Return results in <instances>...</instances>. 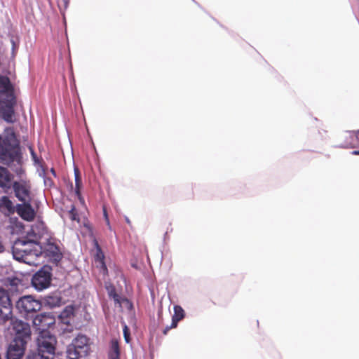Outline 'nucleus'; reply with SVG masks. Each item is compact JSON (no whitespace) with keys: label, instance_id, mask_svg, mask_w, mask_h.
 Segmentation results:
<instances>
[{"label":"nucleus","instance_id":"nucleus-32","mask_svg":"<svg viewBox=\"0 0 359 359\" xmlns=\"http://www.w3.org/2000/svg\"><path fill=\"white\" fill-rule=\"evenodd\" d=\"M93 245L95 248L96 250H97L99 248H101V247L100 246L97 239L94 238L93 241Z\"/></svg>","mask_w":359,"mask_h":359},{"label":"nucleus","instance_id":"nucleus-42","mask_svg":"<svg viewBox=\"0 0 359 359\" xmlns=\"http://www.w3.org/2000/svg\"><path fill=\"white\" fill-rule=\"evenodd\" d=\"M354 137H355V139H358V138L357 135H354Z\"/></svg>","mask_w":359,"mask_h":359},{"label":"nucleus","instance_id":"nucleus-2","mask_svg":"<svg viewBox=\"0 0 359 359\" xmlns=\"http://www.w3.org/2000/svg\"><path fill=\"white\" fill-rule=\"evenodd\" d=\"M0 75V118L8 123L15 122V106L17 104L15 84L11 78L14 71L11 69H2Z\"/></svg>","mask_w":359,"mask_h":359},{"label":"nucleus","instance_id":"nucleus-34","mask_svg":"<svg viewBox=\"0 0 359 359\" xmlns=\"http://www.w3.org/2000/svg\"><path fill=\"white\" fill-rule=\"evenodd\" d=\"M176 327H171V325L170 326H166L165 327V329L163 330V333L164 334H166L168 333V332L169 331V330L172 329V328H175Z\"/></svg>","mask_w":359,"mask_h":359},{"label":"nucleus","instance_id":"nucleus-17","mask_svg":"<svg viewBox=\"0 0 359 359\" xmlns=\"http://www.w3.org/2000/svg\"><path fill=\"white\" fill-rule=\"evenodd\" d=\"M0 209H5L8 215H13L15 212V206L13 205L12 201L7 196H3L0 198Z\"/></svg>","mask_w":359,"mask_h":359},{"label":"nucleus","instance_id":"nucleus-39","mask_svg":"<svg viewBox=\"0 0 359 359\" xmlns=\"http://www.w3.org/2000/svg\"><path fill=\"white\" fill-rule=\"evenodd\" d=\"M125 219H126V222L128 224H130V219H129V218H128V217H126Z\"/></svg>","mask_w":359,"mask_h":359},{"label":"nucleus","instance_id":"nucleus-33","mask_svg":"<svg viewBox=\"0 0 359 359\" xmlns=\"http://www.w3.org/2000/svg\"><path fill=\"white\" fill-rule=\"evenodd\" d=\"M69 213L71 215V219L72 220H76V213L74 212V208L72 210H70Z\"/></svg>","mask_w":359,"mask_h":359},{"label":"nucleus","instance_id":"nucleus-30","mask_svg":"<svg viewBox=\"0 0 359 359\" xmlns=\"http://www.w3.org/2000/svg\"><path fill=\"white\" fill-rule=\"evenodd\" d=\"M122 302H126L128 304V309H133V303L127 298H123Z\"/></svg>","mask_w":359,"mask_h":359},{"label":"nucleus","instance_id":"nucleus-8","mask_svg":"<svg viewBox=\"0 0 359 359\" xmlns=\"http://www.w3.org/2000/svg\"><path fill=\"white\" fill-rule=\"evenodd\" d=\"M51 280L52 267L44 265L32 276L31 283L36 290L41 291L50 285Z\"/></svg>","mask_w":359,"mask_h":359},{"label":"nucleus","instance_id":"nucleus-1","mask_svg":"<svg viewBox=\"0 0 359 359\" xmlns=\"http://www.w3.org/2000/svg\"><path fill=\"white\" fill-rule=\"evenodd\" d=\"M0 163L6 166L0 165V187L2 189H10V183L13 179L8 168L19 178L25 174L20 141L11 126L6 127L0 134Z\"/></svg>","mask_w":359,"mask_h":359},{"label":"nucleus","instance_id":"nucleus-7","mask_svg":"<svg viewBox=\"0 0 359 359\" xmlns=\"http://www.w3.org/2000/svg\"><path fill=\"white\" fill-rule=\"evenodd\" d=\"M57 339L50 332H41L37 339L36 351L47 356L48 359H54L55 356Z\"/></svg>","mask_w":359,"mask_h":359},{"label":"nucleus","instance_id":"nucleus-37","mask_svg":"<svg viewBox=\"0 0 359 359\" xmlns=\"http://www.w3.org/2000/svg\"><path fill=\"white\" fill-rule=\"evenodd\" d=\"M318 133L322 136V138L326 139L327 137L325 135H322V130H319Z\"/></svg>","mask_w":359,"mask_h":359},{"label":"nucleus","instance_id":"nucleus-14","mask_svg":"<svg viewBox=\"0 0 359 359\" xmlns=\"http://www.w3.org/2000/svg\"><path fill=\"white\" fill-rule=\"evenodd\" d=\"M44 252L56 264L62 258V254L60 252L59 247L54 243H48Z\"/></svg>","mask_w":359,"mask_h":359},{"label":"nucleus","instance_id":"nucleus-35","mask_svg":"<svg viewBox=\"0 0 359 359\" xmlns=\"http://www.w3.org/2000/svg\"><path fill=\"white\" fill-rule=\"evenodd\" d=\"M104 216L106 219V221L107 222V224H109V219H108V216H107V212L105 210V209H104Z\"/></svg>","mask_w":359,"mask_h":359},{"label":"nucleus","instance_id":"nucleus-6","mask_svg":"<svg viewBox=\"0 0 359 359\" xmlns=\"http://www.w3.org/2000/svg\"><path fill=\"white\" fill-rule=\"evenodd\" d=\"M89 350L87 337L79 334L67 348V359H85Z\"/></svg>","mask_w":359,"mask_h":359},{"label":"nucleus","instance_id":"nucleus-13","mask_svg":"<svg viewBox=\"0 0 359 359\" xmlns=\"http://www.w3.org/2000/svg\"><path fill=\"white\" fill-rule=\"evenodd\" d=\"M12 188L13 189L15 197L20 202L27 201V198H29L30 191L28 187H27L25 184L18 182L14 181L12 184Z\"/></svg>","mask_w":359,"mask_h":359},{"label":"nucleus","instance_id":"nucleus-15","mask_svg":"<svg viewBox=\"0 0 359 359\" xmlns=\"http://www.w3.org/2000/svg\"><path fill=\"white\" fill-rule=\"evenodd\" d=\"M41 302L42 304L48 306L50 308H55L61 304L62 297L58 292H53L49 295L45 296Z\"/></svg>","mask_w":359,"mask_h":359},{"label":"nucleus","instance_id":"nucleus-12","mask_svg":"<svg viewBox=\"0 0 359 359\" xmlns=\"http://www.w3.org/2000/svg\"><path fill=\"white\" fill-rule=\"evenodd\" d=\"M26 346L11 341L6 351V359H22L25 354Z\"/></svg>","mask_w":359,"mask_h":359},{"label":"nucleus","instance_id":"nucleus-18","mask_svg":"<svg viewBox=\"0 0 359 359\" xmlns=\"http://www.w3.org/2000/svg\"><path fill=\"white\" fill-rule=\"evenodd\" d=\"M174 314L172 316L171 327H177L179 321L185 317V312L180 305L174 306Z\"/></svg>","mask_w":359,"mask_h":359},{"label":"nucleus","instance_id":"nucleus-24","mask_svg":"<svg viewBox=\"0 0 359 359\" xmlns=\"http://www.w3.org/2000/svg\"><path fill=\"white\" fill-rule=\"evenodd\" d=\"M95 259L96 262H102L104 260V254L102 250V248H99L96 250V253L95 255Z\"/></svg>","mask_w":359,"mask_h":359},{"label":"nucleus","instance_id":"nucleus-11","mask_svg":"<svg viewBox=\"0 0 359 359\" xmlns=\"http://www.w3.org/2000/svg\"><path fill=\"white\" fill-rule=\"evenodd\" d=\"M15 209V212L25 221L32 222L34 219L36 212L31 204L30 199L17 204Z\"/></svg>","mask_w":359,"mask_h":359},{"label":"nucleus","instance_id":"nucleus-22","mask_svg":"<svg viewBox=\"0 0 359 359\" xmlns=\"http://www.w3.org/2000/svg\"><path fill=\"white\" fill-rule=\"evenodd\" d=\"M74 313V306H67L63 310L61 313L62 317L69 318L71 316H73Z\"/></svg>","mask_w":359,"mask_h":359},{"label":"nucleus","instance_id":"nucleus-19","mask_svg":"<svg viewBox=\"0 0 359 359\" xmlns=\"http://www.w3.org/2000/svg\"><path fill=\"white\" fill-rule=\"evenodd\" d=\"M105 289L109 297L112 299L116 304L121 305L123 298L116 292L115 286L111 283L106 284Z\"/></svg>","mask_w":359,"mask_h":359},{"label":"nucleus","instance_id":"nucleus-43","mask_svg":"<svg viewBox=\"0 0 359 359\" xmlns=\"http://www.w3.org/2000/svg\"><path fill=\"white\" fill-rule=\"evenodd\" d=\"M357 133H358V134L359 133V130L357 131Z\"/></svg>","mask_w":359,"mask_h":359},{"label":"nucleus","instance_id":"nucleus-5","mask_svg":"<svg viewBox=\"0 0 359 359\" xmlns=\"http://www.w3.org/2000/svg\"><path fill=\"white\" fill-rule=\"evenodd\" d=\"M10 332L12 336L11 342L27 346L31 339L32 331L29 323L21 320H12L10 327Z\"/></svg>","mask_w":359,"mask_h":359},{"label":"nucleus","instance_id":"nucleus-23","mask_svg":"<svg viewBox=\"0 0 359 359\" xmlns=\"http://www.w3.org/2000/svg\"><path fill=\"white\" fill-rule=\"evenodd\" d=\"M123 337L124 340L126 344H129L131 341L130 337V332L128 327L125 324L123 328Z\"/></svg>","mask_w":359,"mask_h":359},{"label":"nucleus","instance_id":"nucleus-3","mask_svg":"<svg viewBox=\"0 0 359 359\" xmlns=\"http://www.w3.org/2000/svg\"><path fill=\"white\" fill-rule=\"evenodd\" d=\"M43 252L42 246L39 242L31 240L18 239L12 247V254L14 259L25 262L27 256L39 257Z\"/></svg>","mask_w":359,"mask_h":359},{"label":"nucleus","instance_id":"nucleus-27","mask_svg":"<svg viewBox=\"0 0 359 359\" xmlns=\"http://www.w3.org/2000/svg\"><path fill=\"white\" fill-rule=\"evenodd\" d=\"M11 45H12V48H11V60H13L14 57H15V50L17 49L18 48V46L16 44V43L15 42V41L13 39H11Z\"/></svg>","mask_w":359,"mask_h":359},{"label":"nucleus","instance_id":"nucleus-36","mask_svg":"<svg viewBox=\"0 0 359 359\" xmlns=\"http://www.w3.org/2000/svg\"><path fill=\"white\" fill-rule=\"evenodd\" d=\"M353 155H359V150H354L351 152Z\"/></svg>","mask_w":359,"mask_h":359},{"label":"nucleus","instance_id":"nucleus-20","mask_svg":"<svg viewBox=\"0 0 359 359\" xmlns=\"http://www.w3.org/2000/svg\"><path fill=\"white\" fill-rule=\"evenodd\" d=\"M74 178H75V190H74V192H75V194L79 198H80L81 196V187H82V181H81V172H80L79 169L78 168H76V167H74Z\"/></svg>","mask_w":359,"mask_h":359},{"label":"nucleus","instance_id":"nucleus-4","mask_svg":"<svg viewBox=\"0 0 359 359\" xmlns=\"http://www.w3.org/2000/svg\"><path fill=\"white\" fill-rule=\"evenodd\" d=\"M8 294L13 299L11 302V310L13 309V304L15 302V308L18 312L26 317L29 314L32 317V314L39 311L42 307L41 300L35 299L32 295H24L18 297L17 295H10L8 292ZM12 315L13 313H11Z\"/></svg>","mask_w":359,"mask_h":359},{"label":"nucleus","instance_id":"nucleus-9","mask_svg":"<svg viewBox=\"0 0 359 359\" xmlns=\"http://www.w3.org/2000/svg\"><path fill=\"white\" fill-rule=\"evenodd\" d=\"M55 319L52 313H41L36 315L32 320L33 325L41 332H48L46 330L55 324Z\"/></svg>","mask_w":359,"mask_h":359},{"label":"nucleus","instance_id":"nucleus-21","mask_svg":"<svg viewBox=\"0 0 359 359\" xmlns=\"http://www.w3.org/2000/svg\"><path fill=\"white\" fill-rule=\"evenodd\" d=\"M109 359H120V348L117 341H111Z\"/></svg>","mask_w":359,"mask_h":359},{"label":"nucleus","instance_id":"nucleus-25","mask_svg":"<svg viewBox=\"0 0 359 359\" xmlns=\"http://www.w3.org/2000/svg\"><path fill=\"white\" fill-rule=\"evenodd\" d=\"M69 4V0H58V6L60 8V11L67 9Z\"/></svg>","mask_w":359,"mask_h":359},{"label":"nucleus","instance_id":"nucleus-10","mask_svg":"<svg viewBox=\"0 0 359 359\" xmlns=\"http://www.w3.org/2000/svg\"><path fill=\"white\" fill-rule=\"evenodd\" d=\"M4 289H0V324H3L11 318V301Z\"/></svg>","mask_w":359,"mask_h":359},{"label":"nucleus","instance_id":"nucleus-40","mask_svg":"<svg viewBox=\"0 0 359 359\" xmlns=\"http://www.w3.org/2000/svg\"><path fill=\"white\" fill-rule=\"evenodd\" d=\"M324 133L326 135L327 131H326V130H322V135H324Z\"/></svg>","mask_w":359,"mask_h":359},{"label":"nucleus","instance_id":"nucleus-26","mask_svg":"<svg viewBox=\"0 0 359 359\" xmlns=\"http://www.w3.org/2000/svg\"><path fill=\"white\" fill-rule=\"evenodd\" d=\"M100 264V271L101 273L105 276L107 274H108V269H107V266L106 265V263L104 262V260H103L102 262H98Z\"/></svg>","mask_w":359,"mask_h":359},{"label":"nucleus","instance_id":"nucleus-31","mask_svg":"<svg viewBox=\"0 0 359 359\" xmlns=\"http://www.w3.org/2000/svg\"><path fill=\"white\" fill-rule=\"evenodd\" d=\"M40 166L41 167V172H39V176L43 179L44 177H46V171H45L44 168L42 166V165H40Z\"/></svg>","mask_w":359,"mask_h":359},{"label":"nucleus","instance_id":"nucleus-41","mask_svg":"<svg viewBox=\"0 0 359 359\" xmlns=\"http://www.w3.org/2000/svg\"><path fill=\"white\" fill-rule=\"evenodd\" d=\"M339 147H341V148H345V147H346V145H345V144H341V145H340V146H339Z\"/></svg>","mask_w":359,"mask_h":359},{"label":"nucleus","instance_id":"nucleus-16","mask_svg":"<svg viewBox=\"0 0 359 359\" xmlns=\"http://www.w3.org/2000/svg\"><path fill=\"white\" fill-rule=\"evenodd\" d=\"M22 284V280L17 278L16 276L8 277L5 280V285L8 287L6 290L10 295H15L14 293L18 292V286Z\"/></svg>","mask_w":359,"mask_h":359},{"label":"nucleus","instance_id":"nucleus-29","mask_svg":"<svg viewBox=\"0 0 359 359\" xmlns=\"http://www.w3.org/2000/svg\"><path fill=\"white\" fill-rule=\"evenodd\" d=\"M31 156H32V158L34 164H40L41 165L40 161L39 160L36 153L32 149L31 150Z\"/></svg>","mask_w":359,"mask_h":359},{"label":"nucleus","instance_id":"nucleus-38","mask_svg":"<svg viewBox=\"0 0 359 359\" xmlns=\"http://www.w3.org/2000/svg\"><path fill=\"white\" fill-rule=\"evenodd\" d=\"M50 172L54 176H56V172L53 168L50 169Z\"/></svg>","mask_w":359,"mask_h":359},{"label":"nucleus","instance_id":"nucleus-28","mask_svg":"<svg viewBox=\"0 0 359 359\" xmlns=\"http://www.w3.org/2000/svg\"><path fill=\"white\" fill-rule=\"evenodd\" d=\"M43 183L46 187H51L53 184V181L51 178L48 177H44Z\"/></svg>","mask_w":359,"mask_h":359}]
</instances>
